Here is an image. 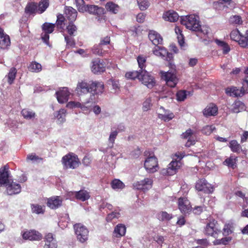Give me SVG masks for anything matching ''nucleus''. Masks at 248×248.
Masks as SVG:
<instances>
[{
	"instance_id": "56",
	"label": "nucleus",
	"mask_w": 248,
	"mask_h": 248,
	"mask_svg": "<svg viewBox=\"0 0 248 248\" xmlns=\"http://www.w3.org/2000/svg\"><path fill=\"white\" fill-rule=\"evenodd\" d=\"M76 3L79 12L83 13L86 11V5L83 0H76Z\"/></svg>"
},
{
	"instance_id": "63",
	"label": "nucleus",
	"mask_w": 248,
	"mask_h": 248,
	"mask_svg": "<svg viewBox=\"0 0 248 248\" xmlns=\"http://www.w3.org/2000/svg\"><path fill=\"white\" fill-rule=\"evenodd\" d=\"M155 241L156 242L160 245L161 248H168V245L164 242V238L162 236H157L155 238Z\"/></svg>"
},
{
	"instance_id": "19",
	"label": "nucleus",
	"mask_w": 248,
	"mask_h": 248,
	"mask_svg": "<svg viewBox=\"0 0 248 248\" xmlns=\"http://www.w3.org/2000/svg\"><path fill=\"white\" fill-rule=\"evenodd\" d=\"M178 207L181 212L184 214L191 211V207L189 201L185 198H180L178 200Z\"/></svg>"
},
{
	"instance_id": "30",
	"label": "nucleus",
	"mask_w": 248,
	"mask_h": 248,
	"mask_svg": "<svg viewBox=\"0 0 248 248\" xmlns=\"http://www.w3.org/2000/svg\"><path fill=\"white\" fill-rule=\"evenodd\" d=\"M217 112V107L214 104L211 103L208 105L203 111L205 117L215 115Z\"/></svg>"
},
{
	"instance_id": "14",
	"label": "nucleus",
	"mask_w": 248,
	"mask_h": 248,
	"mask_svg": "<svg viewBox=\"0 0 248 248\" xmlns=\"http://www.w3.org/2000/svg\"><path fill=\"white\" fill-rule=\"evenodd\" d=\"M217 221L215 219H210L204 229V233L215 237L217 233Z\"/></svg>"
},
{
	"instance_id": "47",
	"label": "nucleus",
	"mask_w": 248,
	"mask_h": 248,
	"mask_svg": "<svg viewBox=\"0 0 248 248\" xmlns=\"http://www.w3.org/2000/svg\"><path fill=\"white\" fill-rule=\"evenodd\" d=\"M21 114L24 118L27 119H31L35 116V112L28 109H23L21 111Z\"/></svg>"
},
{
	"instance_id": "62",
	"label": "nucleus",
	"mask_w": 248,
	"mask_h": 248,
	"mask_svg": "<svg viewBox=\"0 0 248 248\" xmlns=\"http://www.w3.org/2000/svg\"><path fill=\"white\" fill-rule=\"evenodd\" d=\"M49 3L48 0H42L39 4V10L41 13L44 12L48 6Z\"/></svg>"
},
{
	"instance_id": "21",
	"label": "nucleus",
	"mask_w": 248,
	"mask_h": 248,
	"mask_svg": "<svg viewBox=\"0 0 248 248\" xmlns=\"http://www.w3.org/2000/svg\"><path fill=\"white\" fill-rule=\"evenodd\" d=\"M62 199L59 196L52 197L47 200V205L51 209H55L61 206Z\"/></svg>"
},
{
	"instance_id": "23",
	"label": "nucleus",
	"mask_w": 248,
	"mask_h": 248,
	"mask_svg": "<svg viewBox=\"0 0 248 248\" xmlns=\"http://www.w3.org/2000/svg\"><path fill=\"white\" fill-rule=\"evenodd\" d=\"M148 37L152 43L155 46L162 44L163 41V39L160 35L155 31H149Z\"/></svg>"
},
{
	"instance_id": "50",
	"label": "nucleus",
	"mask_w": 248,
	"mask_h": 248,
	"mask_svg": "<svg viewBox=\"0 0 248 248\" xmlns=\"http://www.w3.org/2000/svg\"><path fill=\"white\" fill-rule=\"evenodd\" d=\"M233 223L232 222H229L225 224L223 229V234L224 235H228L232 232Z\"/></svg>"
},
{
	"instance_id": "22",
	"label": "nucleus",
	"mask_w": 248,
	"mask_h": 248,
	"mask_svg": "<svg viewBox=\"0 0 248 248\" xmlns=\"http://www.w3.org/2000/svg\"><path fill=\"white\" fill-rule=\"evenodd\" d=\"M10 39L9 35L4 32L3 30L0 28V47L5 49L10 45Z\"/></svg>"
},
{
	"instance_id": "1",
	"label": "nucleus",
	"mask_w": 248,
	"mask_h": 248,
	"mask_svg": "<svg viewBox=\"0 0 248 248\" xmlns=\"http://www.w3.org/2000/svg\"><path fill=\"white\" fill-rule=\"evenodd\" d=\"M181 24L186 27L194 31H199L204 34H207V31H203L202 29L201 25L198 16L195 15H190L186 16H181Z\"/></svg>"
},
{
	"instance_id": "25",
	"label": "nucleus",
	"mask_w": 248,
	"mask_h": 248,
	"mask_svg": "<svg viewBox=\"0 0 248 248\" xmlns=\"http://www.w3.org/2000/svg\"><path fill=\"white\" fill-rule=\"evenodd\" d=\"M65 17L70 22H73L76 19L77 16V11L72 7L65 8Z\"/></svg>"
},
{
	"instance_id": "54",
	"label": "nucleus",
	"mask_w": 248,
	"mask_h": 248,
	"mask_svg": "<svg viewBox=\"0 0 248 248\" xmlns=\"http://www.w3.org/2000/svg\"><path fill=\"white\" fill-rule=\"evenodd\" d=\"M64 20L65 18L62 14H60L57 16L56 25L59 29H63Z\"/></svg>"
},
{
	"instance_id": "43",
	"label": "nucleus",
	"mask_w": 248,
	"mask_h": 248,
	"mask_svg": "<svg viewBox=\"0 0 248 248\" xmlns=\"http://www.w3.org/2000/svg\"><path fill=\"white\" fill-rule=\"evenodd\" d=\"M31 207L33 213L43 214L44 213L45 209L42 205L37 204H31Z\"/></svg>"
},
{
	"instance_id": "6",
	"label": "nucleus",
	"mask_w": 248,
	"mask_h": 248,
	"mask_svg": "<svg viewBox=\"0 0 248 248\" xmlns=\"http://www.w3.org/2000/svg\"><path fill=\"white\" fill-rule=\"evenodd\" d=\"M62 162L66 169H75L78 166L79 160L76 155L68 154L62 158Z\"/></svg>"
},
{
	"instance_id": "18",
	"label": "nucleus",
	"mask_w": 248,
	"mask_h": 248,
	"mask_svg": "<svg viewBox=\"0 0 248 248\" xmlns=\"http://www.w3.org/2000/svg\"><path fill=\"white\" fill-rule=\"evenodd\" d=\"M9 168L4 166L0 169V186L6 185L10 181L9 180L10 173L8 170Z\"/></svg>"
},
{
	"instance_id": "44",
	"label": "nucleus",
	"mask_w": 248,
	"mask_h": 248,
	"mask_svg": "<svg viewBox=\"0 0 248 248\" xmlns=\"http://www.w3.org/2000/svg\"><path fill=\"white\" fill-rule=\"evenodd\" d=\"M141 71L140 69L138 71H134L133 72H128L125 74V77L130 79H135L138 78L140 80L141 77Z\"/></svg>"
},
{
	"instance_id": "5",
	"label": "nucleus",
	"mask_w": 248,
	"mask_h": 248,
	"mask_svg": "<svg viewBox=\"0 0 248 248\" xmlns=\"http://www.w3.org/2000/svg\"><path fill=\"white\" fill-rule=\"evenodd\" d=\"M74 228L78 240L82 243L85 242L88 240L89 234L87 228L80 223H78L74 225Z\"/></svg>"
},
{
	"instance_id": "46",
	"label": "nucleus",
	"mask_w": 248,
	"mask_h": 248,
	"mask_svg": "<svg viewBox=\"0 0 248 248\" xmlns=\"http://www.w3.org/2000/svg\"><path fill=\"white\" fill-rule=\"evenodd\" d=\"M175 33L178 35H177V39L178 41V43L180 45V46L181 47L184 46V36L183 34L182 33V31L181 30V29L179 27H176L175 28Z\"/></svg>"
},
{
	"instance_id": "28",
	"label": "nucleus",
	"mask_w": 248,
	"mask_h": 248,
	"mask_svg": "<svg viewBox=\"0 0 248 248\" xmlns=\"http://www.w3.org/2000/svg\"><path fill=\"white\" fill-rule=\"evenodd\" d=\"M181 162L177 161H172L168 165L167 172L170 175H172L176 173V170L179 169Z\"/></svg>"
},
{
	"instance_id": "64",
	"label": "nucleus",
	"mask_w": 248,
	"mask_h": 248,
	"mask_svg": "<svg viewBox=\"0 0 248 248\" xmlns=\"http://www.w3.org/2000/svg\"><path fill=\"white\" fill-rule=\"evenodd\" d=\"M151 99L150 98L146 99L143 103L142 109L146 111L150 109L152 106Z\"/></svg>"
},
{
	"instance_id": "39",
	"label": "nucleus",
	"mask_w": 248,
	"mask_h": 248,
	"mask_svg": "<svg viewBox=\"0 0 248 248\" xmlns=\"http://www.w3.org/2000/svg\"><path fill=\"white\" fill-rule=\"evenodd\" d=\"M66 110L62 108L54 113V116L57 119L59 123H63L65 121Z\"/></svg>"
},
{
	"instance_id": "11",
	"label": "nucleus",
	"mask_w": 248,
	"mask_h": 248,
	"mask_svg": "<svg viewBox=\"0 0 248 248\" xmlns=\"http://www.w3.org/2000/svg\"><path fill=\"white\" fill-rule=\"evenodd\" d=\"M153 181L151 178H146L133 184L134 188L144 191L147 190L152 186Z\"/></svg>"
},
{
	"instance_id": "51",
	"label": "nucleus",
	"mask_w": 248,
	"mask_h": 248,
	"mask_svg": "<svg viewBox=\"0 0 248 248\" xmlns=\"http://www.w3.org/2000/svg\"><path fill=\"white\" fill-rule=\"evenodd\" d=\"M242 34L240 32L239 30L237 29L232 30L230 33L231 39L234 41L237 42Z\"/></svg>"
},
{
	"instance_id": "57",
	"label": "nucleus",
	"mask_w": 248,
	"mask_h": 248,
	"mask_svg": "<svg viewBox=\"0 0 248 248\" xmlns=\"http://www.w3.org/2000/svg\"><path fill=\"white\" fill-rule=\"evenodd\" d=\"M187 92L185 90H180L176 93L177 100L178 101H183L186 98Z\"/></svg>"
},
{
	"instance_id": "26",
	"label": "nucleus",
	"mask_w": 248,
	"mask_h": 248,
	"mask_svg": "<svg viewBox=\"0 0 248 248\" xmlns=\"http://www.w3.org/2000/svg\"><path fill=\"white\" fill-rule=\"evenodd\" d=\"M56 241L54 239L53 234L48 233L45 237V244L44 248H56Z\"/></svg>"
},
{
	"instance_id": "45",
	"label": "nucleus",
	"mask_w": 248,
	"mask_h": 248,
	"mask_svg": "<svg viewBox=\"0 0 248 248\" xmlns=\"http://www.w3.org/2000/svg\"><path fill=\"white\" fill-rule=\"evenodd\" d=\"M17 70L14 68L12 67L10 69L9 72L8 74V82L9 84H12L16 78Z\"/></svg>"
},
{
	"instance_id": "37",
	"label": "nucleus",
	"mask_w": 248,
	"mask_h": 248,
	"mask_svg": "<svg viewBox=\"0 0 248 248\" xmlns=\"http://www.w3.org/2000/svg\"><path fill=\"white\" fill-rule=\"evenodd\" d=\"M153 51L155 55L161 57L163 59L165 57L167 54V49L165 47L160 46H156Z\"/></svg>"
},
{
	"instance_id": "27",
	"label": "nucleus",
	"mask_w": 248,
	"mask_h": 248,
	"mask_svg": "<svg viewBox=\"0 0 248 248\" xmlns=\"http://www.w3.org/2000/svg\"><path fill=\"white\" fill-rule=\"evenodd\" d=\"M178 14L173 10H170L163 14V18L170 22H175L179 18Z\"/></svg>"
},
{
	"instance_id": "10",
	"label": "nucleus",
	"mask_w": 248,
	"mask_h": 248,
	"mask_svg": "<svg viewBox=\"0 0 248 248\" xmlns=\"http://www.w3.org/2000/svg\"><path fill=\"white\" fill-rule=\"evenodd\" d=\"M23 239L30 241H39L42 238V235L39 232L34 230H27L22 233Z\"/></svg>"
},
{
	"instance_id": "15",
	"label": "nucleus",
	"mask_w": 248,
	"mask_h": 248,
	"mask_svg": "<svg viewBox=\"0 0 248 248\" xmlns=\"http://www.w3.org/2000/svg\"><path fill=\"white\" fill-rule=\"evenodd\" d=\"M6 188V192L9 195H13L18 194L21 191V186L20 184L16 182L10 181L5 186Z\"/></svg>"
},
{
	"instance_id": "40",
	"label": "nucleus",
	"mask_w": 248,
	"mask_h": 248,
	"mask_svg": "<svg viewBox=\"0 0 248 248\" xmlns=\"http://www.w3.org/2000/svg\"><path fill=\"white\" fill-rule=\"evenodd\" d=\"M229 147L232 152L240 153L242 150V147L236 140H232L229 142Z\"/></svg>"
},
{
	"instance_id": "3",
	"label": "nucleus",
	"mask_w": 248,
	"mask_h": 248,
	"mask_svg": "<svg viewBox=\"0 0 248 248\" xmlns=\"http://www.w3.org/2000/svg\"><path fill=\"white\" fill-rule=\"evenodd\" d=\"M144 155L146 157L144 166L149 173H154L158 169V161L156 157L152 152L145 151Z\"/></svg>"
},
{
	"instance_id": "13",
	"label": "nucleus",
	"mask_w": 248,
	"mask_h": 248,
	"mask_svg": "<svg viewBox=\"0 0 248 248\" xmlns=\"http://www.w3.org/2000/svg\"><path fill=\"white\" fill-rule=\"evenodd\" d=\"M66 107L69 108H80L82 111H85L91 110L92 105L90 104V100H87L83 103H80L78 102L70 101L67 104Z\"/></svg>"
},
{
	"instance_id": "48",
	"label": "nucleus",
	"mask_w": 248,
	"mask_h": 248,
	"mask_svg": "<svg viewBox=\"0 0 248 248\" xmlns=\"http://www.w3.org/2000/svg\"><path fill=\"white\" fill-rule=\"evenodd\" d=\"M106 8L113 14L117 13L119 10V6L112 2H108L106 5Z\"/></svg>"
},
{
	"instance_id": "60",
	"label": "nucleus",
	"mask_w": 248,
	"mask_h": 248,
	"mask_svg": "<svg viewBox=\"0 0 248 248\" xmlns=\"http://www.w3.org/2000/svg\"><path fill=\"white\" fill-rule=\"evenodd\" d=\"M64 36L65 41L66 43V46L68 47H73L75 45L74 40L71 36H69L67 35L63 34Z\"/></svg>"
},
{
	"instance_id": "42",
	"label": "nucleus",
	"mask_w": 248,
	"mask_h": 248,
	"mask_svg": "<svg viewBox=\"0 0 248 248\" xmlns=\"http://www.w3.org/2000/svg\"><path fill=\"white\" fill-rule=\"evenodd\" d=\"M28 68L31 72L38 73L41 71L42 66L39 63L33 62L30 64Z\"/></svg>"
},
{
	"instance_id": "29",
	"label": "nucleus",
	"mask_w": 248,
	"mask_h": 248,
	"mask_svg": "<svg viewBox=\"0 0 248 248\" xmlns=\"http://www.w3.org/2000/svg\"><path fill=\"white\" fill-rule=\"evenodd\" d=\"M231 49V46L227 43L218 40V50L221 51L223 55L229 54Z\"/></svg>"
},
{
	"instance_id": "61",
	"label": "nucleus",
	"mask_w": 248,
	"mask_h": 248,
	"mask_svg": "<svg viewBox=\"0 0 248 248\" xmlns=\"http://www.w3.org/2000/svg\"><path fill=\"white\" fill-rule=\"evenodd\" d=\"M137 61L139 64V67L140 71H144L145 65L144 63L146 62V59L142 56H139L137 58Z\"/></svg>"
},
{
	"instance_id": "32",
	"label": "nucleus",
	"mask_w": 248,
	"mask_h": 248,
	"mask_svg": "<svg viewBox=\"0 0 248 248\" xmlns=\"http://www.w3.org/2000/svg\"><path fill=\"white\" fill-rule=\"evenodd\" d=\"M126 227L123 224H118L114 228L113 233L116 237L124 235L126 232Z\"/></svg>"
},
{
	"instance_id": "4",
	"label": "nucleus",
	"mask_w": 248,
	"mask_h": 248,
	"mask_svg": "<svg viewBox=\"0 0 248 248\" xmlns=\"http://www.w3.org/2000/svg\"><path fill=\"white\" fill-rule=\"evenodd\" d=\"M104 90V85L103 82L91 80V86L90 91L91 94L88 99V100L90 101V104L95 103L98 96L103 93Z\"/></svg>"
},
{
	"instance_id": "34",
	"label": "nucleus",
	"mask_w": 248,
	"mask_h": 248,
	"mask_svg": "<svg viewBox=\"0 0 248 248\" xmlns=\"http://www.w3.org/2000/svg\"><path fill=\"white\" fill-rule=\"evenodd\" d=\"M228 22L230 25L237 26L242 25L243 21L240 16L236 15L231 16L228 19Z\"/></svg>"
},
{
	"instance_id": "31",
	"label": "nucleus",
	"mask_w": 248,
	"mask_h": 248,
	"mask_svg": "<svg viewBox=\"0 0 248 248\" xmlns=\"http://www.w3.org/2000/svg\"><path fill=\"white\" fill-rule=\"evenodd\" d=\"M159 110L160 112H162V111H164V113L158 114V118L164 121H169L174 117L173 113L170 112L168 111L165 110L164 108L162 107L159 108Z\"/></svg>"
},
{
	"instance_id": "24",
	"label": "nucleus",
	"mask_w": 248,
	"mask_h": 248,
	"mask_svg": "<svg viewBox=\"0 0 248 248\" xmlns=\"http://www.w3.org/2000/svg\"><path fill=\"white\" fill-rule=\"evenodd\" d=\"M86 11L91 14L101 15L104 13V9L94 5H86Z\"/></svg>"
},
{
	"instance_id": "52",
	"label": "nucleus",
	"mask_w": 248,
	"mask_h": 248,
	"mask_svg": "<svg viewBox=\"0 0 248 248\" xmlns=\"http://www.w3.org/2000/svg\"><path fill=\"white\" fill-rule=\"evenodd\" d=\"M37 7V5L34 3H29L25 8V12L30 14H32L36 10Z\"/></svg>"
},
{
	"instance_id": "36",
	"label": "nucleus",
	"mask_w": 248,
	"mask_h": 248,
	"mask_svg": "<svg viewBox=\"0 0 248 248\" xmlns=\"http://www.w3.org/2000/svg\"><path fill=\"white\" fill-rule=\"evenodd\" d=\"M106 47H103L100 44H98L97 45H95L92 48V52L93 53L95 54H97L100 56H103L106 53H107L108 50L106 49ZM108 48V46L107 47Z\"/></svg>"
},
{
	"instance_id": "12",
	"label": "nucleus",
	"mask_w": 248,
	"mask_h": 248,
	"mask_svg": "<svg viewBox=\"0 0 248 248\" xmlns=\"http://www.w3.org/2000/svg\"><path fill=\"white\" fill-rule=\"evenodd\" d=\"M140 80L148 88H152L155 84L154 78L146 70L141 71Z\"/></svg>"
},
{
	"instance_id": "8",
	"label": "nucleus",
	"mask_w": 248,
	"mask_h": 248,
	"mask_svg": "<svg viewBox=\"0 0 248 248\" xmlns=\"http://www.w3.org/2000/svg\"><path fill=\"white\" fill-rule=\"evenodd\" d=\"M55 24L46 22L42 25V30L44 31L41 34V38L43 42L47 46H49V34L52 33L55 27Z\"/></svg>"
},
{
	"instance_id": "17",
	"label": "nucleus",
	"mask_w": 248,
	"mask_h": 248,
	"mask_svg": "<svg viewBox=\"0 0 248 248\" xmlns=\"http://www.w3.org/2000/svg\"><path fill=\"white\" fill-rule=\"evenodd\" d=\"M106 63L103 60H96L93 62L92 71L94 74L103 72L105 70Z\"/></svg>"
},
{
	"instance_id": "59",
	"label": "nucleus",
	"mask_w": 248,
	"mask_h": 248,
	"mask_svg": "<svg viewBox=\"0 0 248 248\" xmlns=\"http://www.w3.org/2000/svg\"><path fill=\"white\" fill-rule=\"evenodd\" d=\"M118 132L116 130H115L113 128H111V132L108 139L109 142L112 144L111 147L113 146V143H114L115 140L118 135Z\"/></svg>"
},
{
	"instance_id": "49",
	"label": "nucleus",
	"mask_w": 248,
	"mask_h": 248,
	"mask_svg": "<svg viewBox=\"0 0 248 248\" xmlns=\"http://www.w3.org/2000/svg\"><path fill=\"white\" fill-rule=\"evenodd\" d=\"M237 42L239 45L242 47H246L248 46V33H246L245 35H242L241 38L239 39Z\"/></svg>"
},
{
	"instance_id": "55",
	"label": "nucleus",
	"mask_w": 248,
	"mask_h": 248,
	"mask_svg": "<svg viewBox=\"0 0 248 248\" xmlns=\"http://www.w3.org/2000/svg\"><path fill=\"white\" fill-rule=\"evenodd\" d=\"M137 2L141 10H145L149 6L150 3L147 0H137Z\"/></svg>"
},
{
	"instance_id": "9",
	"label": "nucleus",
	"mask_w": 248,
	"mask_h": 248,
	"mask_svg": "<svg viewBox=\"0 0 248 248\" xmlns=\"http://www.w3.org/2000/svg\"><path fill=\"white\" fill-rule=\"evenodd\" d=\"M195 188L198 191L205 193H210L214 191L213 187L204 179L198 180L196 183Z\"/></svg>"
},
{
	"instance_id": "20",
	"label": "nucleus",
	"mask_w": 248,
	"mask_h": 248,
	"mask_svg": "<svg viewBox=\"0 0 248 248\" xmlns=\"http://www.w3.org/2000/svg\"><path fill=\"white\" fill-rule=\"evenodd\" d=\"M91 86V80L89 81H81L77 84L76 91L78 93H90Z\"/></svg>"
},
{
	"instance_id": "33",
	"label": "nucleus",
	"mask_w": 248,
	"mask_h": 248,
	"mask_svg": "<svg viewBox=\"0 0 248 248\" xmlns=\"http://www.w3.org/2000/svg\"><path fill=\"white\" fill-rule=\"evenodd\" d=\"M224 2V4L222 2H218V10H225L226 12L228 13L229 11L228 9L232 10L234 8V6L232 5V0H221Z\"/></svg>"
},
{
	"instance_id": "35",
	"label": "nucleus",
	"mask_w": 248,
	"mask_h": 248,
	"mask_svg": "<svg viewBox=\"0 0 248 248\" xmlns=\"http://www.w3.org/2000/svg\"><path fill=\"white\" fill-rule=\"evenodd\" d=\"M237 157L234 155H231L229 158H226L223 162V164L234 169L236 167V162Z\"/></svg>"
},
{
	"instance_id": "16",
	"label": "nucleus",
	"mask_w": 248,
	"mask_h": 248,
	"mask_svg": "<svg viewBox=\"0 0 248 248\" xmlns=\"http://www.w3.org/2000/svg\"><path fill=\"white\" fill-rule=\"evenodd\" d=\"M56 97L59 103L63 104L67 102L70 95V93L66 87H63L56 92Z\"/></svg>"
},
{
	"instance_id": "2",
	"label": "nucleus",
	"mask_w": 248,
	"mask_h": 248,
	"mask_svg": "<svg viewBox=\"0 0 248 248\" xmlns=\"http://www.w3.org/2000/svg\"><path fill=\"white\" fill-rule=\"evenodd\" d=\"M246 77L243 80V86L241 89H238L236 87L232 86L226 89L225 93L227 94L234 97L241 96L246 93H248V67L246 68L245 71Z\"/></svg>"
},
{
	"instance_id": "38",
	"label": "nucleus",
	"mask_w": 248,
	"mask_h": 248,
	"mask_svg": "<svg viewBox=\"0 0 248 248\" xmlns=\"http://www.w3.org/2000/svg\"><path fill=\"white\" fill-rule=\"evenodd\" d=\"M172 214H169L166 211H161L156 215V217L161 221H168L172 218Z\"/></svg>"
},
{
	"instance_id": "7",
	"label": "nucleus",
	"mask_w": 248,
	"mask_h": 248,
	"mask_svg": "<svg viewBox=\"0 0 248 248\" xmlns=\"http://www.w3.org/2000/svg\"><path fill=\"white\" fill-rule=\"evenodd\" d=\"M160 73L162 78L166 81L168 86L171 88L175 87L178 82V78L176 76L174 70L168 72L161 71Z\"/></svg>"
},
{
	"instance_id": "53",
	"label": "nucleus",
	"mask_w": 248,
	"mask_h": 248,
	"mask_svg": "<svg viewBox=\"0 0 248 248\" xmlns=\"http://www.w3.org/2000/svg\"><path fill=\"white\" fill-rule=\"evenodd\" d=\"M111 187L113 189H122L124 187V185L119 180L115 179L111 183Z\"/></svg>"
},
{
	"instance_id": "58",
	"label": "nucleus",
	"mask_w": 248,
	"mask_h": 248,
	"mask_svg": "<svg viewBox=\"0 0 248 248\" xmlns=\"http://www.w3.org/2000/svg\"><path fill=\"white\" fill-rule=\"evenodd\" d=\"M66 30L70 36L75 35L74 33L76 32L77 27L73 23V22H70L69 25L67 26Z\"/></svg>"
},
{
	"instance_id": "41",
	"label": "nucleus",
	"mask_w": 248,
	"mask_h": 248,
	"mask_svg": "<svg viewBox=\"0 0 248 248\" xmlns=\"http://www.w3.org/2000/svg\"><path fill=\"white\" fill-rule=\"evenodd\" d=\"M75 196L78 200L82 201H85L90 198V195L89 193L86 190H80L78 192H75Z\"/></svg>"
}]
</instances>
